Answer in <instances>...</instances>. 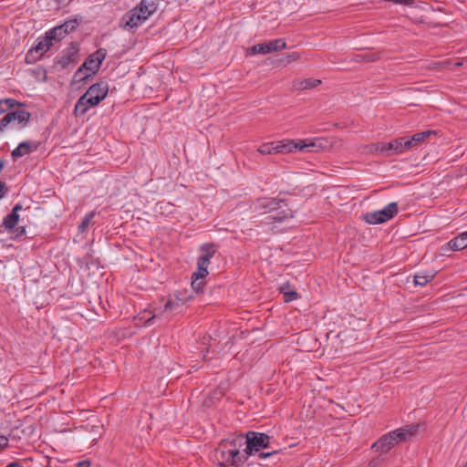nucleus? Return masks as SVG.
<instances>
[{
  "mask_svg": "<svg viewBox=\"0 0 467 467\" xmlns=\"http://www.w3.org/2000/svg\"><path fill=\"white\" fill-rule=\"evenodd\" d=\"M31 118L32 114L26 109L25 103L24 106H16L0 119V133L7 130H21L27 127Z\"/></svg>",
  "mask_w": 467,
  "mask_h": 467,
  "instance_id": "nucleus-3",
  "label": "nucleus"
},
{
  "mask_svg": "<svg viewBox=\"0 0 467 467\" xmlns=\"http://www.w3.org/2000/svg\"><path fill=\"white\" fill-rule=\"evenodd\" d=\"M47 39L53 43V41H60L63 39L67 33L64 32L63 26H57L45 33Z\"/></svg>",
  "mask_w": 467,
  "mask_h": 467,
  "instance_id": "nucleus-23",
  "label": "nucleus"
},
{
  "mask_svg": "<svg viewBox=\"0 0 467 467\" xmlns=\"http://www.w3.org/2000/svg\"><path fill=\"white\" fill-rule=\"evenodd\" d=\"M247 53L249 55H257V54H268L269 53V47L266 46V43H260L252 46L248 48Z\"/></svg>",
  "mask_w": 467,
  "mask_h": 467,
  "instance_id": "nucleus-29",
  "label": "nucleus"
},
{
  "mask_svg": "<svg viewBox=\"0 0 467 467\" xmlns=\"http://www.w3.org/2000/svg\"><path fill=\"white\" fill-rule=\"evenodd\" d=\"M379 59V57L375 53H366L356 55L355 60L358 62H372Z\"/></svg>",
  "mask_w": 467,
  "mask_h": 467,
  "instance_id": "nucleus-37",
  "label": "nucleus"
},
{
  "mask_svg": "<svg viewBox=\"0 0 467 467\" xmlns=\"http://www.w3.org/2000/svg\"><path fill=\"white\" fill-rule=\"evenodd\" d=\"M86 92L88 94V96H92L100 103L108 95V81L101 79L97 83L91 85Z\"/></svg>",
  "mask_w": 467,
  "mask_h": 467,
  "instance_id": "nucleus-12",
  "label": "nucleus"
},
{
  "mask_svg": "<svg viewBox=\"0 0 467 467\" xmlns=\"http://www.w3.org/2000/svg\"><path fill=\"white\" fill-rule=\"evenodd\" d=\"M94 216H95L94 212H90L85 215V217L82 219V222L78 225L79 233H84L87 230V228L89 226Z\"/></svg>",
  "mask_w": 467,
  "mask_h": 467,
  "instance_id": "nucleus-39",
  "label": "nucleus"
},
{
  "mask_svg": "<svg viewBox=\"0 0 467 467\" xmlns=\"http://www.w3.org/2000/svg\"><path fill=\"white\" fill-rule=\"evenodd\" d=\"M291 289H292V286H291V285L289 284V282H286V283L283 284V285L280 286V288H279L280 293H282L283 295H284V292H288V291H289V290H291Z\"/></svg>",
  "mask_w": 467,
  "mask_h": 467,
  "instance_id": "nucleus-49",
  "label": "nucleus"
},
{
  "mask_svg": "<svg viewBox=\"0 0 467 467\" xmlns=\"http://www.w3.org/2000/svg\"><path fill=\"white\" fill-rule=\"evenodd\" d=\"M85 75H83V73H79V76L78 78H83Z\"/></svg>",
  "mask_w": 467,
  "mask_h": 467,
  "instance_id": "nucleus-54",
  "label": "nucleus"
},
{
  "mask_svg": "<svg viewBox=\"0 0 467 467\" xmlns=\"http://www.w3.org/2000/svg\"><path fill=\"white\" fill-rule=\"evenodd\" d=\"M84 70L89 71V67L86 65L84 62L75 72L73 76L72 83H79V82H86L87 79L89 78L90 75H86L83 78H78L79 76V73H83Z\"/></svg>",
  "mask_w": 467,
  "mask_h": 467,
  "instance_id": "nucleus-33",
  "label": "nucleus"
},
{
  "mask_svg": "<svg viewBox=\"0 0 467 467\" xmlns=\"http://www.w3.org/2000/svg\"><path fill=\"white\" fill-rule=\"evenodd\" d=\"M435 277V273L433 272H424L419 273L414 275V284L415 285L424 286L431 281H432Z\"/></svg>",
  "mask_w": 467,
  "mask_h": 467,
  "instance_id": "nucleus-25",
  "label": "nucleus"
},
{
  "mask_svg": "<svg viewBox=\"0 0 467 467\" xmlns=\"http://www.w3.org/2000/svg\"><path fill=\"white\" fill-rule=\"evenodd\" d=\"M202 254L199 259L210 264L212 257L217 251V245L213 243L203 244L200 248Z\"/></svg>",
  "mask_w": 467,
  "mask_h": 467,
  "instance_id": "nucleus-20",
  "label": "nucleus"
},
{
  "mask_svg": "<svg viewBox=\"0 0 467 467\" xmlns=\"http://www.w3.org/2000/svg\"><path fill=\"white\" fill-rule=\"evenodd\" d=\"M296 148L293 140L276 141L271 143H265L258 148V151L263 155L273 153H289L295 151Z\"/></svg>",
  "mask_w": 467,
  "mask_h": 467,
  "instance_id": "nucleus-9",
  "label": "nucleus"
},
{
  "mask_svg": "<svg viewBox=\"0 0 467 467\" xmlns=\"http://www.w3.org/2000/svg\"><path fill=\"white\" fill-rule=\"evenodd\" d=\"M318 142V138L314 140H301L298 142H295L296 146L295 151L318 152L321 150Z\"/></svg>",
  "mask_w": 467,
  "mask_h": 467,
  "instance_id": "nucleus-18",
  "label": "nucleus"
},
{
  "mask_svg": "<svg viewBox=\"0 0 467 467\" xmlns=\"http://www.w3.org/2000/svg\"><path fill=\"white\" fill-rule=\"evenodd\" d=\"M78 47L76 42H71L69 47L62 50L55 58L50 67L51 72L69 70L78 64Z\"/></svg>",
  "mask_w": 467,
  "mask_h": 467,
  "instance_id": "nucleus-5",
  "label": "nucleus"
},
{
  "mask_svg": "<svg viewBox=\"0 0 467 467\" xmlns=\"http://www.w3.org/2000/svg\"><path fill=\"white\" fill-rule=\"evenodd\" d=\"M122 20L125 21L124 28L130 30L141 26L146 21V18L133 8L125 14Z\"/></svg>",
  "mask_w": 467,
  "mask_h": 467,
  "instance_id": "nucleus-14",
  "label": "nucleus"
},
{
  "mask_svg": "<svg viewBox=\"0 0 467 467\" xmlns=\"http://www.w3.org/2000/svg\"><path fill=\"white\" fill-rule=\"evenodd\" d=\"M266 46L269 47V53L277 52L286 48V42L283 38H276L274 40H270L265 42Z\"/></svg>",
  "mask_w": 467,
  "mask_h": 467,
  "instance_id": "nucleus-27",
  "label": "nucleus"
},
{
  "mask_svg": "<svg viewBox=\"0 0 467 467\" xmlns=\"http://www.w3.org/2000/svg\"><path fill=\"white\" fill-rule=\"evenodd\" d=\"M318 144L321 150H330L334 147L336 140L333 138H318Z\"/></svg>",
  "mask_w": 467,
  "mask_h": 467,
  "instance_id": "nucleus-38",
  "label": "nucleus"
},
{
  "mask_svg": "<svg viewBox=\"0 0 467 467\" xmlns=\"http://www.w3.org/2000/svg\"><path fill=\"white\" fill-rule=\"evenodd\" d=\"M298 297L299 295L294 288H292L288 292H284V299L285 302L296 300Z\"/></svg>",
  "mask_w": 467,
  "mask_h": 467,
  "instance_id": "nucleus-43",
  "label": "nucleus"
},
{
  "mask_svg": "<svg viewBox=\"0 0 467 467\" xmlns=\"http://www.w3.org/2000/svg\"><path fill=\"white\" fill-rule=\"evenodd\" d=\"M399 155L396 140L385 142V156Z\"/></svg>",
  "mask_w": 467,
  "mask_h": 467,
  "instance_id": "nucleus-36",
  "label": "nucleus"
},
{
  "mask_svg": "<svg viewBox=\"0 0 467 467\" xmlns=\"http://www.w3.org/2000/svg\"><path fill=\"white\" fill-rule=\"evenodd\" d=\"M5 467H23L19 462H9Z\"/></svg>",
  "mask_w": 467,
  "mask_h": 467,
  "instance_id": "nucleus-52",
  "label": "nucleus"
},
{
  "mask_svg": "<svg viewBox=\"0 0 467 467\" xmlns=\"http://www.w3.org/2000/svg\"><path fill=\"white\" fill-rule=\"evenodd\" d=\"M285 205V199L262 196L256 198L252 202L250 208L254 213H257L259 214H265L283 208Z\"/></svg>",
  "mask_w": 467,
  "mask_h": 467,
  "instance_id": "nucleus-7",
  "label": "nucleus"
},
{
  "mask_svg": "<svg viewBox=\"0 0 467 467\" xmlns=\"http://www.w3.org/2000/svg\"><path fill=\"white\" fill-rule=\"evenodd\" d=\"M8 191L9 190L6 183L3 181H0V200L7 194Z\"/></svg>",
  "mask_w": 467,
  "mask_h": 467,
  "instance_id": "nucleus-45",
  "label": "nucleus"
},
{
  "mask_svg": "<svg viewBox=\"0 0 467 467\" xmlns=\"http://www.w3.org/2000/svg\"><path fill=\"white\" fill-rule=\"evenodd\" d=\"M223 391L222 389H214L210 396V400H219L223 397Z\"/></svg>",
  "mask_w": 467,
  "mask_h": 467,
  "instance_id": "nucleus-46",
  "label": "nucleus"
},
{
  "mask_svg": "<svg viewBox=\"0 0 467 467\" xmlns=\"http://www.w3.org/2000/svg\"><path fill=\"white\" fill-rule=\"evenodd\" d=\"M398 212V203L393 202H389L382 210L364 213L363 220L368 224H380L392 219Z\"/></svg>",
  "mask_w": 467,
  "mask_h": 467,
  "instance_id": "nucleus-6",
  "label": "nucleus"
},
{
  "mask_svg": "<svg viewBox=\"0 0 467 467\" xmlns=\"http://www.w3.org/2000/svg\"><path fill=\"white\" fill-rule=\"evenodd\" d=\"M88 109H89V108L84 102V99H81V97H80L75 105L74 114L76 117L84 116L88 112Z\"/></svg>",
  "mask_w": 467,
  "mask_h": 467,
  "instance_id": "nucleus-32",
  "label": "nucleus"
},
{
  "mask_svg": "<svg viewBox=\"0 0 467 467\" xmlns=\"http://www.w3.org/2000/svg\"><path fill=\"white\" fill-rule=\"evenodd\" d=\"M209 265H210L209 263L198 258L197 272L193 273V276L204 278L208 275Z\"/></svg>",
  "mask_w": 467,
  "mask_h": 467,
  "instance_id": "nucleus-31",
  "label": "nucleus"
},
{
  "mask_svg": "<svg viewBox=\"0 0 467 467\" xmlns=\"http://www.w3.org/2000/svg\"><path fill=\"white\" fill-rule=\"evenodd\" d=\"M78 25L79 21L77 18H74L66 20L62 25H60V26H63L64 32L68 35L69 33L75 31Z\"/></svg>",
  "mask_w": 467,
  "mask_h": 467,
  "instance_id": "nucleus-34",
  "label": "nucleus"
},
{
  "mask_svg": "<svg viewBox=\"0 0 467 467\" xmlns=\"http://www.w3.org/2000/svg\"><path fill=\"white\" fill-rule=\"evenodd\" d=\"M455 66L456 67H462V61H458L455 63Z\"/></svg>",
  "mask_w": 467,
  "mask_h": 467,
  "instance_id": "nucleus-53",
  "label": "nucleus"
},
{
  "mask_svg": "<svg viewBox=\"0 0 467 467\" xmlns=\"http://www.w3.org/2000/svg\"><path fill=\"white\" fill-rule=\"evenodd\" d=\"M418 426H406L397 429L381 436L372 444V449L380 453L388 452L396 444L405 441L409 437L413 436L417 431Z\"/></svg>",
  "mask_w": 467,
  "mask_h": 467,
  "instance_id": "nucleus-2",
  "label": "nucleus"
},
{
  "mask_svg": "<svg viewBox=\"0 0 467 467\" xmlns=\"http://www.w3.org/2000/svg\"><path fill=\"white\" fill-rule=\"evenodd\" d=\"M76 465H77V467H89L90 462L88 461H81V462H78Z\"/></svg>",
  "mask_w": 467,
  "mask_h": 467,
  "instance_id": "nucleus-50",
  "label": "nucleus"
},
{
  "mask_svg": "<svg viewBox=\"0 0 467 467\" xmlns=\"http://www.w3.org/2000/svg\"><path fill=\"white\" fill-rule=\"evenodd\" d=\"M19 221V214L15 213V212H10L3 220L1 224L2 227L6 231H11L15 229L16 225Z\"/></svg>",
  "mask_w": 467,
  "mask_h": 467,
  "instance_id": "nucleus-24",
  "label": "nucleus"
},
{
  "mask_svg": "<svg viewBox=\"0 0 467 467\" xmlns=\"http://www.w3.org/2000/svg\"><path fill=\"white\" fill-rule=\"evenodd\" d=\"M436 134L437 133L435 130H428L417 132L411 136H409V140L412 146V150H417L423 143H425L430 137L435 136Z\"/></svg>",
  "mask_w": 467,
  "mask_h": 467,
  "instance_id": "nucleus-17",
  "label": "nucleus"
},
{
  "mask_svg": "<svg viewBox=\"0 0 467 467\" xmlns=\"http://www.w3.org/2000/svg\"><path fill=\"white\" fill-rule=\"evenodd\" d=\"M291 218H294V211L291 208L286 207L285 204L283 208H280V211H278L275 215H269L267 220L270 223H282Z\"/></svg>",
  "mask_w": 467,
  "mask_h": 467,
  "instance_id": "nucleus-19",
  "label": "nucleus"
},
{
  "mask_svg": "<svg viewBox=\"0 0 467 467\" xmlns=\"http://www.w3.org/2000/svg\"><path fill=\"white\" fill-rule=\"evenodd\" d=\"M81 99H84V102L87 104V106L90 109L91 107H95V106H98L99 104V102L95 99V98H93L92 96H88V94L87 92H85L82 96H81Z\"/></svg>",
  "mask_w": 467,
  "mask_h": 467,
  "instance_id": "nucleus-42",
  "label": "nucleus"
},
{
  "mask_svg": "<svg viewBox=\"0 0 467 467\" xmlns=\"http://www.w3.org/2000/svg\"><path fill=\"white\" fill-rule=\"evenodd\" d=\"M467 248V232L460 234L458 236L450 240L441 247L443 254L449 251H460Z\"/></svg>",
  "mask_w": 467,
  "mask_h": 467,
  "instance_id": "nucleus-13",
  "label": "nucleus"
},
{
  "mask_svg": "<svg viewBox=\"0 0 467 467\" xmlns=\"http://www.w3.org/2000/svg\"><path fill=\"white\" fill-rule=\"evenodd\" d=\"M246 447L245 454L248 458L252 455L257 454L260 459H266L278 453V450H272L271 451H263L265 449H271L272 443L275 441L274 437L269 436L265 432L249 431L245 433Z\"/></svg>",
  "mask_w": 467,
  "mask_h": 467,
  "instance_id": "nucleus-1",
  "label": "nucleus"
},
{
  "mask_svg": "<svg viewBox=\"0 0 467 467\" xmlns=\"http://www.w3.org/2000/svg\"><path fill=\"white\" fill-rule=\"evenodd\" d=\"M299 58V55L296 52L286 53L283 55V57L280 60V64L287 65L292 61H296Z\"/></svg>",
  "mask_w": 467,
  "mask_h": 467,
  "instance_id": "nucleus-40",
  "label": "nucleus"
},
{
  "mask_svg": "<svg viewBox=\"0 0 467 467\" xmlns=\"http://www.w3.org/2000/svg\"><path fill=\"white\" fill-rule=\"evenodd\" d=\"M106 56L107 50L99 48L85 59L86 65L89 67L90 76L95 75L99 70Z\"/></svg>",
  "mask_w": 467,
  "mask_h": 467,
  "instance_id": "nucleus-10",
  "label": "nucleus"
},
{
  "mask_svg": "<svg viewBox=\"0 0 467 467\" xmlns=\"http://www.w3.org/2000/svg\"><path fill=\"white\" fill-rule=\"evenodd\" d=\"M156 315H151V312L149 310H144L142 313L140 314V317H138L140 321L143 322L144 326H151L152 320L156 318Z\"/></svg>",
  "mask_w": 467,
  "mask_h": 467,
  "instance_id": "nucleus-35",
  "label": "nucleus"
},
{
  "mask_svg": "<svg viewBox=\"0 0 467 467\" xmlns=\"http://www.w3.org/2000/svg\"><path fill=\"white\" fill-rule=\"evenodd\" d=\"M184 303L185 300L182 298L169 299L164 305V310L177 311Z\"/></svg>",
  "mask_w": 467,
  "mask_h": 467,
  "instance_id": "nucleus-30",
  "label": "nucleus"
},
{
  "mask_svg": "<svg viewBox=\"0 0 467 467\" xmlns=\"http://www.w3.org/2000/svg\"><path fill=\"white\" fill-rule=\"evenodd\" d=\"M16 106H24V103L15 99H1L0 115L7 114V112H9L11 109H15Z\"/></svg>",
  "mask_w": 467,
  "mask_h": 467,
  "instance_id": "nucleus-21",
  "label": "nucleus"
},
{
  "mask_svg": "<svg viewBox=\"0 0 467 467\" xmlns=\"http://www.w3.org/2000/svg\"><path fill=\"white\" fill-rule=\"evenodd\" d=\"M158 5L159 0H141L140 4L134 7V9L141 16H144L147 20L157 11Z\"/></svg>",
  "mask_w": 467,
  "mask_h": 467,
  "instance_id": "nucleus-15",
  "label": "nucleus"
},
{
  "mask_svg": "<svg viewBox=\"0 0 467 467\" xmlns=\"http://www.w3.org/2000/svg\"><path fill=\"white\" fill-rule=\"evenodd\" d=\"M8 439L4 435H0V450L8 447Z\"/></svg>",
  "mask_w": 467,
  "mask_h": 467,
  "instance_id": "nucleus-48",
  "label": "nucleus"
},
{
  "mask_svg": "<svg viewBox=\"0 0 467 467\" xmlns=\"http://www.w3.org/2000/svg\"><path fill=\"white\" fill-rule=\"evenodd\" d=\"M370 150L385 156V142H377L372 144Z\"/></svg>",
  "mask_w": 467,
  "mask_h": 467,
  "instance_id": "nucleus-44",
  "label": "nucleus"
},
{
  "mask_svg": "<svg viewBox=\"0 0 467 467\" xmlns=\"http://www.w3.org/2000/svg\"><path fill=\"white\" fill-rule=\"evenodd\" d=\"M459 467H467V461H466V462L464 463L463 466H459Z\"/></svg>",
  "mask_w": 467,
  "mask_h": 467,
  "instance_id": "nucleus-55",
  "label": "nucleus"
},
{
  "mask_svg": "<svg viewBox=\"0 0 467 467\" xmlns=\"http://www.w3.org/2000/svg\"><path fill=\"white\" fill-rule=\"evenodd\" d=\"M22 209H23L22 204H20V203H16V204H15V206L12 208L11 212H15V213H18V212H20Z\"/></svg>",
  "mask_w": 467,
  "mask_h": 467,
  "instance_id": "nucleus-51",
  "label": "nucleus"
},
{
  "mask_svg": "<svg viewBox=\"0 0 467 467\" xmlns=\"http://www.w3.org/2000/svg\"><path fill=\"white\" fill-rule=\"evenodd\" d=\"M321 84V80L315 78H306L294 82V88L298 90L314 88Z\"/></svg>",
  "mask_w": 467,
  "mask_h": 467,
  "instance_id": "nucleus-22",
  "label": "nucleus"
},
{
  "mask_svg": "<svg viewBox=\"0 0 467 467\" xmlns=\"http://www.w3.org/2000/svg\"><path fill=\"white\" fill-rule=\"evenodd\" d=\"M39 141H32V140H26L22 141L18 144V146L12 150L11 156L14 161L17 160L18 158H21L25 155H28L34 151H36L39 146Z\"/></svg>",
  "mask_w": 467,
  "mask_h": 467,
  "instance_id": "nucleus-11",
  "label": "nucleus"
},
{
  "mask_svg": "<svg viewBox=\"0 0 467 467\" xmlns=\"http://www.w3.org/2000/svg\"><path fill=\"white\" fill-rule=\"evenodd\" d=\"M30 72L37 81L46 82L47 80V70L43 66H36L30 69Z\"/></svg>",
  "mask_w": 467,
  "mask_h": 467,
  "instance_id": "nucleus-28",
  "label": "nucleus"
},
{
  "mask_svg": "<svg viewBox=\"0 0 467 467\" xmlns=\"http://www.w3.org/2000/svg\"><path fill=\"white\" fill-rule=\"evenodd\" d=\"M53 46L50 40L47 39V36H39L36 39V43L32 47L26 54L25 61L26 64H35L40 60L46 52H47Z\"/></svg>",
  "mask_w": 467,
  "mask_h": 467,
  "instance_id": "nucleus-8",
  "label": "nucleus"
},
{
  "mask_svg": "<svg viewBox=\"0 0 467 467\" xmlns=\"http://www.w3.org/2000/svg\"><path fill=\"white\" fill-rule=\"evenodd\" d=\"M214 457L220 467H242L248 460L245 450L243 451L237 448L217 446L214 450Z\"/></svg>",
  "mask_w": 467,
  "mask_h": 467,
  "instance_id": "nucleus-4",
  "label": "nucleus"
},
{
  "mask_svg": "<svg viewBox=\"0 0 467 467\" xmlns=\"http://www.w3.org/2000/svg\"><path fill=\"white\" fill-rule=\"evenodd\" d=\"M15 234L16 238H20L24 235H26V227L25 226H18L15 227Z\"/></svg>",
  "mask_w": 467,
  "mask_h": 467,
  "instance_id": "nucleus-47",
  "label": "nucleus"
},
{
  "mask_svg": "<svg viewBox=\"0 0 467 467\" xmlns=\"http://www.w3.org/2000/svg\"><path fill=\"white\" fill-rule=\"evenodd\" d=\"M395 140L399 155L412 150V146L409 140V136L398 137Z\"/></svg>",
  "mask_w": 467,
  "mask_h": 467,
  "instance_id": "nucleus-26",
  "label": "nucleus"
},
{
  "mask_svg": "<svg viewBox=\"0 0 467 467\" xmlns=\"http://www.w3.org/2000/svg\"><path fill=\"white\" fill-rule=\"evenodd\" d=\"M246 439L245 433H240L238 435L229 436L228 438L223 439L217 446L221 447H228V448H237V450H241L243 446L246 447Z\"/></svg>",
  "mask_w": 467,
  "mask_h": 467,
  "instance_id": "nucleus-16",
  "label": "nucleus"
},
{
  "mask_svg": "<svg viewBox=\"0 0 467 467\" xmlns=\"http://www.w3.org/2000/svg\"><path fill=\"white\" fill-rule=\"evenodd\" d=\"M203 277H196L193 276V274L192 275V287L193 290H195L197 293L202 290L204 282L202 281Z\"/></svg>",
  "mask_w": 467,
  "mask_h": 467,
  "instance_id": "nucleus-41",
  "label": "nucleus"
}]
</instances>
